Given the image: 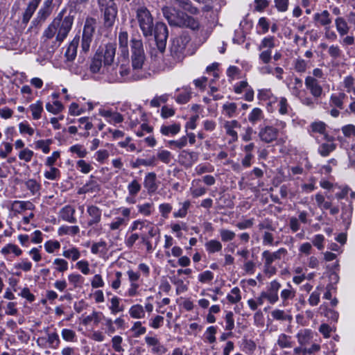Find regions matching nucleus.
Masks as SVG:
<instances>
[{
    "label": "nucleus",
    "instance_id": "2eb2a0df",
    "mask_svg": "<svg viewBox=\"0 0 355 355\" xmlns=\"http://www.w3.org/2000/svg\"><path fill=\"white\" fill-rule=\"evenodd\" d=\"M87 213L89 216L87 227H92L101 222L102 210L97 206L89 205L87 208Z\"/></svg>",
    "mask_w": 355,
    "mask_h": 355
},
{
    "label": "nucleus",
    "instance_id": "3c124183",
    "mask_svg": "<svg viewBox=\"0 0 355 355\" xmlns=\"http://www.w3.org/2000/svg\"><path fill=\"white\" fill-rule=\"evenodd\" d=\"M53 265L55 271L64 273L69 269L68 262L62 258H55L53 261Z\"/></svg>",
    "mask_w": 355,
    "mask_h": 355
},
{
    "label": "nucleus",
    "instance_id": "f8f14e48",
    "mask_svg": "<svg viewBox=\"0 0 355 355\" xmlns=\"http://www.w3.org/2000/svg\"><path fill=\"white\" fill-rule=\"evenodd\" d=\"M164 17L171 26H178L181 23V17L183 12L176 10L174 8L165 6L162 8Z\"/></svg>",
    "mask_w": 355,
    "mask_h": 355
},
{
    "label": "nucleus",
    "instance_id": "603ef678",
    "mask_svg": "<svg viewBox=\"0 0 355 355\" xmlns=\"http://www.w3.org/2000/svg\"><path fill=\"white\" fill-rule=\"evenodd\" d=\"M1 252L5 256L13 253L16 257H19L22 254V250L17 245L9 243L2 248Z\"/></svg>",
    "mask_w": 355,
    "mask_h": 355
},
{
    "label": "nucleus",
    "instance_id": "6e6552de",
    "mask_svg": "<svg viewBox=\"0 0 355 355\" xmlns=\"http://www.w3.org/2000/svg\"><path fill=\"white\" fill-rule=\"evenodd\" d=\"M155 40L161 52L165 48V44L168 37V29L165 24L157 23L153 28Z\"/></svg>",
    "mask_w": 355,
    "mask_h": 355
},
{
    "label": "nucleus",
    "instance_id": "473e14b6",
    "mask_svg": "<svg viewBox=\"0 0 355 355\" xmlns=\"http://www.w3.org/2000/svg\"><path fill=\"white\" fill-rule=\"evenodd\" d=\"M200 179H195L191 182L190 191L193 198H198L207 193V189L201 185Z\"/></svg>",
    "mask_w": 355,
    "mask_h": 355
},
{
    "label": "nucleus",
    "instance_id": "680f3d73",
    "mask_svg": "<svg viewBox=\"0 0 355 355\" xmlns=\"http://www.w3.org/2000/svg\"><path fill=\"white\" fill-rule=\"evenodd\" d=\"M229 302L236 304L241 300V291L238 287H234L227 295Z\"/></svg>",
    "mask_w": 355,
    "mask_h": 355
},
{
    "label": "nucleus",
    "instance_id": "e2e57ef3",
    "mask_svg": "<svg viewBox=\"0 0 355 355\" xmlns=\"http://www.w3.org/2000/svg\"><path fill=\"white\" fill-rule=\"evenodd\" d=\"M293 68L297 73H303L308 68V62L302 58H297L293 61Z\"/></svg>",
    "mask_w": 355,
    "mask_h": 355
},
{
    "label": "nucleus",
    "instance_id": "0eeeda50",
    "mask_svg": "<svg viewBox=\"0 0 355 355\" xmlns=\"http://www.w3.org/2000/svg\"><path fill=\"white\" fill-rule=\"evenodd\" d=\"M118 213H121L123 217H116L109 224V228L112 231H121L122 228L128 224L129 221L131 208L121 207L116 209Z\"/></svg>",
    "mask_w": 355,
    "mask_h": 355
},
{
    "label": "nucleus",
    "instance_id": "f257e3e1",
    "mask_svg": "<svg viewBox=\"0 0 355 355\" xmlns=\"http://www.w3.org/2000/svg\"><path fill=\"white\" fill-rule=\"evenodd\" d=\"M73 23V17L71 15L63 16V11L60 12L52 22L44 29L42 35V41L47 44L50 40L55 37L52 42L53 47H58L67 38Z\"/></svg>",
    "mask_w": 355,
    "mask_h": 355
},
{
    "label": "nucleus",
    "instance_id": "a18cd8bd",
    "mask_svg": "<svg viewBox=\"0 0 355 355\" xmlns=\"http://www.w3.org/2000/svg\"><path fill=\"white\" fill-rule=\"evenodd\" d=\"M61 336L64 341L67 343H76L78 336L76 331L71 329L64 328L61 330Z\"/></svg>",
    "mask_w": 355,
    "mask_h": 355
},
{
    "label": "nucleus",
    "instance_id": "6e6d98bb",
    "mask_svg": "<svg viewBox=\"0 0 355 355\" xmlns=\"http://www.w3.org/2000/svg\"><path fill=\"white\" fill-rule=\"evenodd\" d=\"M273 319L282 321H291L292 316L287 314L284 310L275 309L271 312Z\"/></svg>",
    "mask_w": 355,
    "mask_h": 355
},
{
    "label": "nucleus",
    "instance_id": "393cba45",
    "mask_svg": "<svg viewBox=\"0 0 355 355\" xmlns=\"http://www.w3.org/2000/svg\"><path fill=\"white\" fill-rule=\"evenodd\" d=\"M76 212L75 208L71 205H66L63 207L59 211V216L65 221L73 223L76 221L74 216Z\"/></svg>",
    "mask_w": 355,
    "mask_h": 355
},
{
    "label": "nucleus",
    "instance_id": "39448f33",
    "mask_svg": "<svg viewBox=\"0 0 355 355\" xmlns=\"http://www.w3.org/2000/svg\"><path fill=\"white\" fill-rule=\"evenodd\" d=\"M186 44L182 38H176L173 40L171 46V56L173 59L170 64L166 63V67L173 68L178 62L182 61L185 56Z\"/></svg>",
    "mask_w": 355,
    "mask_h": 355
},
{
    "label": "nucleus",
    "instance_id": "a878e982",
    "mask_svg": "<svg viewBox=\"0 0 355 355\" xmlns=\"http://www.w3.org/2000/svg\"><path fill=\"white\" fill-rule=\"evenodd\" d=\"M35 205L31 201L15 200L11 205V209L18 214L26 210H33Z\"/></svg>",
    "mask_w": 355,
    "mask_h": 355
},
{
    "label": "nucleus",
    "instance_id": "a19ab883",
    "mask_svg": "<svg viewBox=\"0 0 355 355\" xmlns=\"http://www.w3.org/2000/svg\"><path fill=\"white\" fill-rule=\"evenodd\" d=\"M128 313L133 319L144 318L146 314L143 306L139 304L132 305L128 309Z\"/></svg>",
    "mask_w": 355,
    "mask_h": 355
},
{
    "label": "nucleus",
    "instance_id": "4be33fe9",
    "mask_svg": "<svg viewBox=\"0 0 355 355\" xmlns=\"http://www.w3.org/2000/svg\"><path fill=\"white\" fill-rule=\"evenodd\" d=\"M99 114L111 124L119 123L123 121V117L120 113L112 112L110 110L101 109Z\"/></svg>",
    "mask_w": 355,
    "mask_h": 355
},
{
    "label": "nucleus",
    "instance_id": "f03ea898",
    "mask_svg": "<svg viewBox=\"0 0 355 355\" xmlns=\"http://www.w3.org/2000/svg\"><path fill=\"white\" fill-rule=\"evenodd\" d=\"M136 12V19L143 35L146 37L152 36L154 23L153 17L150 11L145 7H140Z\"/></svg>",
    "mask_w": 355,
    "mask_h": 355
},
{
    "label": "nucleus",
    "instance_id": "7ed1b4c3",
    "mask_svg": "<svg viewBox=\"0 0 355 355\" xmlns=\"http://www.w3.org/2000/svg\"><path fill=\"white\" fill-rule=\"evenodd\" d=\"M131 61L133 69H141L146 61L143 42L139 38H132L130 41Z\"/></svg>",
    "mask_w": 355,
    "mask_h": 355
},
{
    "label": "nucleus",
    "instance_id": "2f4dec72",
    "mask_svg": "<svg viewBox=\"0 0 355 355\" xmlns=\"http://www.w3.org/2000/svg\"><path fill=\"white\" fill-rule=\"evenodd\" d=\"M325 137L329 141H331V143H324L319 146L318 153L322 157H327L336 148V144L333 142V138L328 137L327 136Z\"/></svg>",
    "mask_w": 355,
    "mask_h": 355
},
{
    "label": "nucleus",
    "instance_id": "37998d69",
    "mask_svg": "<svg viewBox=\"0 0 355 355\" xmlns=\"http://www.w3.org/2000/svg\"><path fill=\"white\" fill-rule=\"evenodd\" d=\"M28 109L31 112L34 120H38L42 117L44 110L43 103L41 101H37L35 103L31 104Z\"/></svg>",
    "mask_w": 355,
    "mask_h": 355
},
{
    "label": "nucleus",
    "instance_id": "13d9d810",
    "mask_svg": "<svg viewBox=\"0 0 355 355\" xmlns=\"http://www.w3.org/2000/svg\"><path fill=\"white\" fill-rule=\"evenodd\" d=\"M46 109L48 112L53 114H57L63 110L64 106L61 102L55 101L52 103H47L46 104Z\"/></svg>",
    "mask_w": 355,
    "mask_h": 355
},
{
    "label": "nucleus",
    "instance_id": "aec40b11",
    "mask_svg": "<svg viewBox=\"0 0 355 355\" xmlns=\"http://www.w3.org/2000/svg\"><path fill=\"white\" fill-rule=\"evenodd\" d=\"M145 342L148 347H151V352L154 354H164L167 349L159 342L156 337L146 336Z\"/></svg>",
    "mask_w": 355,
    "mask_h": 355
},
{
    "label": "nucleus",
    "instance_id": "0e129e2a",
    "mask_svg": "<svg viewBox=\"0 0 355 355\" xmlns=\"http://www.w3.org/2000/svg\"><path fill=\"white\" fill-rule=\"evenodd\" d=\"M205 248L209 253H214L222 250V244L217 240H210L205 243Z\"/></svg>",
    "mask_w": 355,
    "mask_h": 355
},
{
    "label": "nucleus",
    "instance_id": "c756f323",
    "mask_svg": "<svg viewBox=\"0 0 355 355\" xmlns=\"http://www.w3.org/2000/svg\"><path fill=\"white\" fill-rule=\"evenodd\" d=\"M103 318H104V315L102 312L93 311L91 314L83 318L82 324L87 326L93 322L97 325L103 320Z\"/></svg>",
    "mask_w": 355,
    "mask_h": 355
},
{
    "label": "nucleus",
    "instance_id": "79ce46f5",
    "mask_svg": "<svg viewBox=\"0 0 355 355\" xmlns=\"http://www.w3.org/2000/svg\"><path fill=\"white\" fill-rule=\"evenodd\" d=\"M276 104L278 112L282 115L288 114L289 111L291 110V107L286 97L282 96L277 98V101L275 102V105Z\"/></svg>",
    "mask_w": 355,
    "mask_h": 355
},
{
    "label": "nucleus",
    "instance_id": "6ab92c4d",
    "mask_svg": "<svg viewBox=\"0 0 355 355\" xmlns=\"http://www.w3.org/2000/svg\"><path fill=\"white\" fill-rule=\"evenodd\" d=\"M288 252L286 248H281L277 251L270 252L269 250H264L261 253L263 261L270 263H273L275 260H280L287 254Z\"/></svg>",
    "mask_w": 355,
    "mask_h": 355
},
{
    "label": "nucleus",
    "instance_id": "b1692460",
    "mask_svg": "<svg viewBox=\"0 0 355 355\" xmlns=\"http://www.w3.org/2000/svg\"><path fill=\"white\" fill-rule=\"evenodd\" d=\"M117 15V8L113 3L111 5L106 7L104 12V21L106 26H112L114 21Z\"/></svg>",
    "mask_w": 355,
    "mask_h": 355
},
{
    "label": "nucleus",
    "instance_id": "de8ad7c7",
    "mask_svg": "<svg viewBox=\"0 0 355 355\" xmlns=\"http://www.w3.org/2000/svg\"><path fill=\"white\" fill-rule=\"evenodd\" d=\"M275 46V37L274 36H268L263 37L260 44L257 46V49L259 51L262 50H270L272 51V49Z\"/></svg>",
    "mask_w": 355,
    "mask_h": 355
},
{
    "label": "nucleus",
    "instance_id": "49530a36",
    "mask_svg": "<svg viewBox=\"0 0 355 355\" xmlns=\"http://www.w3.org/2000/svg\"><path fill=\"white\" fill-rule=\"evenodd\" d=\"M346 97L345 94L340 92L338 94H331L329 98L331 106H334L340 109L343 108V101Z\"/></svg>",
    "mask_w": 355,
    "mask_h": 355
},
{
    "label": "nucleus",
    "instance_id": "58836bf2",
    "mask_svg": "<svg viewBox=\"0 0 355 355\" xmlns=\"http://www.w3.org/2000/svg\"><path fill=\"white\" fill-rule=\"evenodd\" d=\"M121 299L114 295L110 300V305L109 306V309L110 311L111 314L116 315L119 313L123 312L125 309V307L123 304H121Z\"/></svg>",
    "mask_w": 355,
    "mask_h": 355
},
{
    "label": "nucleus",
    "instance_id": "c85d7f7f",
    "mask_svg": "<svg viewBox=\"0 0 355 355\" xmlns=\"http://www.w3.org/2000/svg\"><path fill=\"white\" fill-rule=\"evenodd\" d=\"M129 72V67L126 65L121 64V66L117 67L116 69L114 68V71L110 69L109 73L115 80L121 81L128 77Z\"/></svg>",
    "mask_w": 355,
    "mask_h": 355
},
{
    "label": "nucleus",
    "instance_id": "4d7b16f0",
    "mask_svg": "<svg viewBox=\"0 0 355 355\" xmlns=\"http://www.w3.org/2000/svg\"><path fill=\"white\" fill-rule=\"evenodd\" d=\"M80 229L78 226L62 225L58 229L59 235L69 234L75 236L79 233Z\"/></svg>",
    "mask_w": 355,
    "mask_h": 355
},
{
    "label": "nucleus",
    "instance_id": "052dcab7",
    "mask_svg": "<svg viewBox=\"0 0 355 355\" xmlns=\"http://www.w3.org/2000/svg\"><path fill=\"white\" fill-rule=\"evenodd\" d=\"M68 280L73 288H76L82 286L84 278L80 274L71 273L68 275Z\"/></svg>",
    "mask_w": 355,
    "mask_h": 355
},
{
    "label": "nucleus",
    "instance_id": "7c9ffc66",
    "mask_svg": "<svg viewBox=\"0 0 355 355\" xmlns=\"http://www.w3.org/2000/svg\"><path fill=\"white\" fill-rule=\"evenodd\" d=\"M181 21H182L178 24V26H184L192 30H197L199 28L200 24L198 21L185 13L182 14Z\"/></svg>",
    "mask_w": 355,
    "mask_h": 355
},
{
    "label": "nucleus",
    "instance_id": "c9c22d12",
    "mask_svg": "<svg viewBox=\"0 0 355 355\" xmlns=\"http://www.w3.org/2000/svg\"><path fill=\"white\" fill-rule=\"evenodd\" d=\"M41 0H31L28 4L24 15H23V22L28 23L30 19L32 17Z\"/></svg>",
    "mask_w": 355,
    "mask_h": 355
},
{
    "label": "nucleus",
    "instance_id": "5701e85b",
    "mask_svg": "<svg viewBox=\"0 0 355 355\" xmlns=\"http://www.w3.org/2000/svg\"><path fill=\"white\" fill-rule=\"evenodd\" d=\"M313 19L320 26L324 28H328L332 23V18L330 12L327 10H324L320 12H316L313 15Z\"/></svg>",
    "mask_w": 355,
    "mask_h": 355
},
{
    "label": "nucleus",
    "instance_id": "4c0bfd02",
    "mask_svg": "<svg viewBox=\"0 0 355 355\" xmlns=\"http://www.w3.org/2000/svg\"><path fill=\"white\" fill-rule=\"evenodd\" d=\"M171 3L178 5L184 10L193 15L198 13V10L191 5L189 0H169Z\"/></svg>",
    "mask_w": 355,
    "mask_h": 355
},
{
    "label": "nucleus",
    "instance_id": "20e7f679",
    "mask_svg": "<svg viewBox=\"0 0 355 355\" xmlns=\"http://www.w3.org/2000/svg\"><path fill=\"white\" fill-rule=\"evenodd\" d=\"M302 80L298 77H295L292 86L290 87L291 93L297 98L304 105L313 108L315 104V101L307 94L305 90L302 89Z\"/></svg>",
    "mask_w": 355,
    "mask_h": 355
},
{
    "label": "nucleus",
    "instance_id": "09e8293b",
    "mask_svg": "<svg viewBox=\"0 0 355 355\" xmlns=\"http://www.w3.org/2000/svg\"><path fill=\"white\" fill-rule=\"evenodd\" d=\"M191 98V90L189 87H183L182 92L175 97V101L179 104L188 103Z\"/></svg>",
    "mask_w": 355,
    "mask_h": 355
},
{
    "label": "nucleus",
    "instance_id": "338daca9",
    "mask_svg": "<svg viewBox=\"0 0 355 355\" xmlns=\"http://www.w3.org/2000/svg\"><path fill=\"white\" fill-rule=\"evenodd\" d=\"M44 247L46 252L52 254L60 248V243L57 240H49L44 243Z\"/></svg>",
    "mask_w": 355,
    "mask_h": 355
},
{
    "label": "nucleus",
    "instance_id": "e433bc0d",
    "mask_svg": "<svg viewBox=\"0 0 355 355\" xmlns=\"http://www.w3.org/2000/svg\"><path fill=\"white\" fill-rule=\"evenodd\" d=\"M237 105L233 102H226L222 106V114L228 118L235 117L238 114Z\"/></svg>",
    "mask_w": 355,
    "mask_h": 355
},
{
    "label": "nucleus",
    "instance_id": "ddd939ff",
    "mask_svg": "<svg viewBox=\"0 0 355 355\" xmlns=\"http://www.w3.org/2000/svg\"><path fill=\"white\" fill-rule=\"evenodd\" d=\"M296 296V290L288 283L286 286L280 291L279 299L282 306H287Z\"/></svg>",
    "mask_w": 355,
    "mask_h": 355
},
{
    "label": "nucleus",
    "instance_id": "1a4fd4ad",
    "mask_svg": "<svg viewBox=\"0 0 355 355\" xmlns=\"http://www.w3.org/2000/svg\"><path fill=\"white\" fill-rule=\"evenodd\" d=\"M305 87L313 97L312 98H320L323 93V88L320 82L311 76H307L304 80Z\"/></svg>",
    "mask_w": 355,
    "mask_h": 355
},
{
    "label": "nucleus",
    "instance_id": "69168bd1",
    "mask_svg": "<svg viewBox=\"0 0 355 355\" xmlns=\"http://www.w3.org/2000/svg\"><path fill=\"white\" fill-rule=\"evenodd\" d=\"M52 144L51 139H41L35 142V148L41 150L44 154L50 152V145Z\"/></svg>",
    "mask_w": 355,
    "mask_h": 355
},
{
    "label": "nucleus",
    "instance_id": "ea45409f",
    "mask_svg": "<svg viewBox=\"0 0 355 355\" xmlns=\"http://www.w3.org/2000/svg\"><path fill=\"white\" fill-rule=\"evenodd\" d=\"M296 338L300 345H305L311 341L313 338V333L310 329H302L298 331L296 335Z\"/></svg>",
    "mask_w": 355,
    "mask_h": 355
},
{
    "label": "nucleus",
    "instance_id": "bf43d9fd",
    "mask_svg": "<svg viewBox=\"0 0 355 355\" xmlns=\"http://www.w3.org/2000/svg\"><path fill=\"white\" fill-rule=\"evenodd\" d=\"M154 205L152 202H145L137 205L138 212L141 214L148 216L153 213Z\"/></svg>",
    "mask_w": 355,
    "mask_h": 355
},
{
    "label": "nucleus",
    "instance_id": "423d86ee",
    "mask_svg": "<svg viewBox=\"0 0 355 355\" xmlns=\"http://www.w3.org/2000/svg\"><path fill=\"white\" fill-rule=\"evenodd\" d=\"M96 20L92 17H87L83 28L81 47L84 52L89 50L90 44L93 39V35L96 29Z\"/></svg>",
    "mask_w": 355,
    "mask_h": 355
},
{
    "label": "nucleus",
    "instance_id": "a211bd4d",
    "mask_svg": "<svg viewBox=\"0 0 355 355\" xmlns=\"http://www.w3.org/2000/svg\"><path fill=\"white\" fill-rule=\"evenodd\" d=\"M144 187L150 195L156 192L159 186L157 182V175L155 173L150 172L146 174L144 180Z\"/></svg>",
    "mask_w": 355,
    "mask_h": 355
},
{
    "label": "nucleus",
    "instance_id": "5fc2aeb1",
    "mask_svg": "<svg viewBox=\"0 0 355 355\" xmlns=\"http://www.w3.org/2000/svg\"><path fill=\"white\" fill-rule=\"evenodd\" d=\"M141 189V184L137 179H133L127 186V190L130 196H137Z\"/></svg>",
    "mask_w": 355,
    "mask_h": 355
},
{
    "label": "nucleus",
    "instance_id": "dca6fc26",
    "mask_svg": "<svg viewBox=\"0 0 355 355\" xmlns=\"http://www.w3.org/2000/svg\"><path fill=\"white\" fill-rule=\"evenodd\" d=\"M258 98L260 101L267 102V107L270 111H272L275 106V102L277 101V97L275 96L270 89H262L259 90Z\"/></svg>",
    "mask_w": 355,
    "mask_h": 355
},
{
    "label": "nucleus",
    "instance_id": "864d4df0",
    "mask_svg": "<svg viewBox=\"0 0 355 355\" xmlns=\"http://www.w3.org/2000/svg\"><path fill=\"white\" fill-rule=\"evenodd\" d=\"M263 117V111L259 107H254L250 112L248 115V120L251 123L255 124L258 121H260Z\"/></svg>",
    "mask_w": 355,
    "mask_h": 355
},
{
    "label": "nucleus",
    "instance_id": "774afa93",
    "mask_svg": "<svg viewBox=\"0 0 355 355\" xmlns=\"http://www.w3.org/2000/svg\"><path fill=\"white\" fill-rule=\"evenodd\" d=\"M157 158L162 162L168 164L171 162L173 156L171 153L168 150H159L157 153Z\"/></svg>",
    "mask_w": 355,
    "mask_h": 355
},
{
    "label": "nucleus",
    "instance_id": "f3484780",
    "mask_svg": "<svg viewBox=\"0 0 355 355\" xmlns=\"http://www.w3.org/2000/svg\"><path fill=\"white\" fill-rule=\"evenodd\" d=\"M278 130L277 128L268 125L259 130V137L265 143H271L277 137Z\"/></svg>",
    "mask_w": 355,
    "mask_h": 355
},
{
    "label": "nucleus",
    "instance_id": "9b49d317",
    "mask_svg": "<svg viewBox=\"0 0 355 355\" xmlns=\"http://www.w3.org/2000/svg\"><path fill=\"white\" fill-rule=\"evenodd\" d=\"M96 53H100L103 54V62H104V68L107 67V72H110V70L112 69L114 71V67L112 66V64L114 62L115 53H116V45L114 44H107L105 49L101 51H97Z\"/></svg>",
    "mask_w": 355,
    "mask_h": 355
},
{
    "label": "nucleus",
    "instance_id": "c03bdc74",
    "mask_svg": "<svg viewBox=\"0 0 355 355\" xmlns=\"http://www.w3.org/2000/svg\"><path fill=\"white\" fill-rule=\"evenodd\" d=\"M277 344L282 349L291 348L293 346L294 341L291 336L286 335V334H280L278 336Z\"/></svg>",
    "mask_w": 355,
    "mask_h": 355
},
{
    "label": "nucleus",
    "instance_id": "8fccbe9b",
    "mask_svg": "<svg viewBox=\"0 0 355 355\" xmlns=\"http://www.w3.org/2000/svg\"><path fill=\"white\" fill-rule=\"evenodd\" d=\"M180 131V125L174 123L170 125H162L160 128V132L165 136H173L177 135Z\"/></svg>",
    "mask_w": 355,
    "mask_h": 355
},
{
    "label": "nucleus",
    "instance_id": "f704fd0d",
    "mask_svg": "<svg viewBox=\"0 0 355 355\" xmlns=\"http://www.w3.org/2000/svg\"><path fill=\"white\" fill-rule=\"evenodd\" d=\"M79 37H74L70 42L65 52V57L67 60L71 61L76 58Z\"/></svg>",
    "mask_w": 355,
    "mask_h": 355
},
{
    "label": "nucleus",
    "instance_id": "9d476101",
    "mask_svg": "<svg viewBox=\"0 0 355 355\" xmlns=\"http://www.w3.org/2000/svg\"><path fill=\"white\" fill-rule=\"evenodd\" d=\"M281 288V284L276 279L270 282L266 291L263 292V296L266 297V300L271 304H276L279 300V291Z\"/></svg>",
    "mask_w": 355,
    "mask_h": 355
},
{
    "label": "nucleus",
    "instance_id": "72a5a7b5",
    "mask_svg": "<svg viewBox=\"0 0 355 355\" xmlns=\"http://www.w3.org/2000/svg\"><path fill=\"white\" fill-rule=\"evenodd\" d=\"M62 255L66 259H70L72 261H76L80 259L81 257V253L80 250L76 247H63Z\"/></svg>",
    "mask_w": 355,
    "mask_h": 355
},
{
    "label": "nucleus",
    "instance_id": "4468645a",
    "mask_svg": "<svg viewBox=\"0 0 355 355\" xmlns=\"http://www.w3.org/2000/svg\"><path fill=\"white\" fill-rule=\"evenodd\" d=\"M241 127V123L237 120L226 121L224 123V128L227 135L230 137L229 143H233L238 140V133L236 129Z\"/></svg>",
    "mask_w": 355,
    "mask_h": 355
},
{
    "label": "nucleus",
    "instance_id": "cd10ccee",
    "mask_svg": "<svg viewBox=\"0 0 355 355\" xmlns=\"http://www.w3.org/2000/svg\"><path fill=\"white\" fill-rule=\"evenodd\" d=\"M336 29L340 37L348 34L350 27L346 19L343 17H337L334 20Z\"/></svg>",
    "mask_w": 355,
    "mask_h": 355
},
{
    "label": "nucleus",
    "instance_id": "412c9836",
    "mask_svg": "<svg viewBox=\"0 0 355 355\" xmlns=\"http://www.w3.org/2000/svg\"><path fill=\"white\" fill-rule=\"evenodd\" d=\"M103 61V54L100 53H96L92 59L89 69L90 71L93 73H107V68H104V66L102 65ZM107 67V66L106 67Z\"/></svg>",
    "mask_w": 355,
    "mask_h": 355
},
{
    "label": "nucleus",
    "instance_id": "bb28decb",
    "mask_svg": "<svg viewBox=\"0 0 355 355\" xmlns=\"http://www.w3.org/2000/svg\"><path fill=\"white\" fill-rule=\"evenodd\" d=\"M119 49L121 55L125 58L128 59L129 57V49H128V34L127 32H121L119 35Z\"/></svg>",
    "mask_w": 355,
    "mask_h": 355
}]
</instances>
